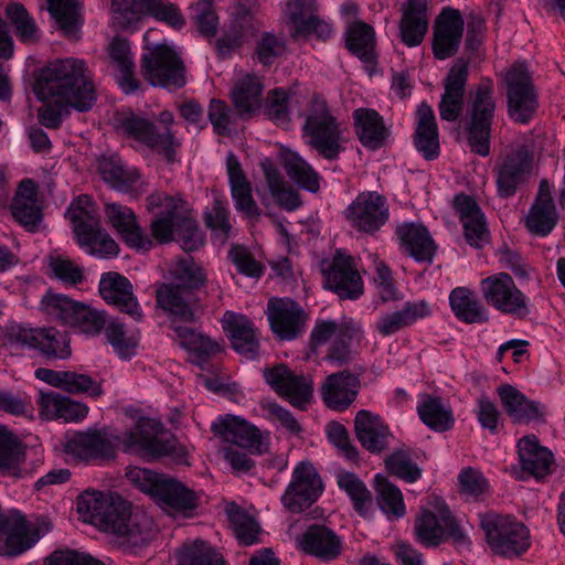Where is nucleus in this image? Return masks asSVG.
<instances>
[{
	"instance_id": "nucleus-12",
	"label": "nucleus",
	"mask_w": 565,
	"mask_h": 565,
	"mask_svg": "<svg viewBox=\"0 0 565 565\" xmlns=\"http://www.w3.org/2000/svg\"><path fill=\"white\" fill-rule=\"evenodd\" d=\"M507 87L508 116L515 122L527 124L539 108V94L524 62L514 63L503 77Z\"/></svg>"
},
{
	"instance_id": "nucleus-30",
	"label": "nucleus",
	"mask_w": 565,
	"mask_h": 565,
	"mask_svg": "<svg viewBox=\"0 0 565 565\" xmlns=\"http://www.w3.org/2000/svg\"><path fill=\"white\" fill-rule=\"evenodd\" d=\"M154 500L169 514L189 516L198 508L200 498L177 479L164 476Z\"/></svg>"
},
{
	"instance_id": "nucleus-37",
	"label": "nucleus",
	"mask_w": 565,
	"mask_h": 565,
	"mask_svg": "<svg viewBox=\"0 0 565 565\" xmlns=\"http://www.w3.org/2000/svg\"><path fill=\"white\" fill-rule=\"evenodd\" d=\"M108 55L111 65L116 68V81L125 94H134L140 87L136 77L129 42L121 38H115L108 46Z\"/></svg>"
},
{
	"instance_id": "nucleus-32",
	"label": "nucleus",
	"mask_w": 565,
	"mask_h": 565,
	"mask_svg": "<svg viewBox=\"0 0 565 565\" xmlns=\"http://www.w3.org/2000/svg\"><path fill=\"white\" fill-rule=\"evenodd\" d=\"M13 218L30 232H35L42 221V211L38 200V186L32 179H23L11 203Z\"/></svg>"
},
{
	"instance_id": "nucleus-58",
	"label": "nucleus",
	"mask_w": 565,
	"mask_h": 565,
	"mask_svg": "<svg viewBox=\"0 0 565 565\" xmlns=\"http://www.w3.org/2000/svg\"><path fill=\"white\" fill-rule=\"evenodd\" d=\"M79 303L65 295L47 291L41 299V310L52 320L71 326Z\"/></svg>"
},
{
	"instance_id": "nucleus-53",
	"label": "nucleus",
	"mask_w": 565,
	"mask_h": 565,
	"mask_svg": "<svg viewBox=\"0 0 565 565\" xmlns=\"http://www.w3.org/2000/svg\"><path fill=\"white\" fill-rule=\"evenodd\" d=\"M337 484L349 495L354 510L366 516L372 504V495L365 483L355 473L347 471L337 475Z\"/></svg>"
},
{
	"instance_id": "nucleus-5",
	"label": "nucleus",
	"mask_w": 565,
	"mask_h": 565,
	"mask_svg": "<svg viewBox=\"0 0 565 565\" xmlns=\"http://www.w3.org/2000/svg\"><path fill=\"white\" fill-rule=\"evenodd\" d=\"M113 120L118 134L163 156L169 162L174 161L175 150L181 142L171 129L174 116L170 110H162L158 116V121L164 127L161 131L150 119L131 110L118 111Z\"/></svg>"
},
{
	"instance_id": "nucleus-9",
	"label": "nucleus",
	"mask_w": 565,
	"mask_h": 565,
	"mask_svg": "<svg viewBox=\"0 0 565 565\" xmlns=\"http://www.w3.org/2000/svg\"><path fill=\"white\" fill-rule=\"evenodd\" d=\"M414 537L426 548L437 547L449 540L460 547L471 543L465 529L446 507L436 512L420 509L414 520Z\"/></svg>"
},
{
	"instance_id": "nucleus-48",
	"label": "nucleus",
	"mask_w": 565,
	"mask_h": 565,
	"mask_svg": "<svg viewBox=\"0 0 565 565\" xmlns=\"http://www.w3.org/2000/svg\"><path fill=\"white\" fill-rule=\"evenodd\" d=\"M282 159L284 168L288 177L297 185L311 193H317L319 191L321 177L309 162H307L297 152L290 150L284 153Z\"/></svg>"
},
{
	"instance_id": "nucleus-17",
	"label": "nucleus",
	"mask_w": 565,
	"mask_h": 565,
	"mask_svg": "<svg viewBox=\"0 0 565 565\" xmlns=\"http://www.w3.org/2000/svg\"><path fill=\"white\" fill-rule=\"evenodd\" d=\"M265 382L292 406L305 411L313 398V380L309 375L296 373L285 364H276L263 370Z\"/></svg>"
},
{
	"instance_id": "nucleus-3",
	"label": "nucleus",
	"mask_w": 565,
	"mask_h": 565,
	"mask_svg": "<svg viewBox=\"0 0 565 565\" xmlns=\"http://www.w3.org/2000/svg\"><path fill=\"white\" fill-rule=\"evenodd\" d=\"M94 75L87 63L77 57L58 58L44 67L34 92L42 102L88 111L96 103Z\"/></svg>"
},
{
	"instance_id": "nucleus-61",
	"label": "nucleus",
	"mask_w": 565,
	"mask_h": 565,
	"mask_svg": "<svg viewBox=\"0 0 565 565\" xmlns=\"http://www.w3.org/2000/svg\"><path fill=\"white\" fill-rule=\"evenodd\" d=\"M6 14L14 28L15 35L26 44H33L40 39V30L34 19L20 3H10L6 8Z\"/></svg>"
},
{
	"instance_id": "nucleus-16",
	"label": "nucleus",
	"mask_w": 565,
	"mask_h": 565,
	"mask_svg": "<svg viewBox=\"0 0 565 565\" xmlns=\"http://www.w3.org/2000/svg\"><path fill=\"white\" fill-rule=\"evenodd\" d=\"M282 12L294 40L315 35L326 41L333 34L332 25L319 15L316 0H287Z\"/></svg>"
},
{
	"instance_id": "nucleus-45",
	"label": "nucleus",
	"mask_w": 565,
	"mask_h": 565,
	"mask_svg": "<svg viewBox=\"0 0 565 565\" xmlns=\"http://www.w3.org/2000/svg\"><path fill=\"white\" fill-rule=\"evenodd\" d=\"M449 305L455 317L466 323H484L488 312L481 301L467 287H457L449 295Z\"/></svg>"
},
{
	"instance_id": "nucleus-22",
	"label": "nucleus",
	"mask_w": 565,
	"mask_h": 565,
	"mask_svg": "<svg viewBox=\"0 0 565 565\" xmlns=\"http://www.w3.org/2000/svg\"><path fill=\"white\" fill-rule=\"evenodd\" d=\"M156 300L157 306L168 316L174 332L175 326H184L195 320L198 299L191 290L173 284H162L156 290Z\"/></svg>"
},
{
	"instance_id": "nucleus-21",
	"label": "nucleus",
	"mask_w": 565,
	"mask_h": 565,
	"mask_svg": "<svg viewBox=\"0 0 565 565\" xmlns=\"http://www.w3.org/2000/svg\"><path fill=\"white\" fill-rule=\"evenodd\" d=\"M212 430L224 441L248 449L254 454H263L267 450V436L245 419L225 415L212 424Z\"/></svg>"
},
{
	"instance_id": "nucleus-49",
	"label": "nucleus",
	"mask_w": 565,
	"mask_h": 565,
	"mask_svg": "<svg viewBox=\"0 0 565 565\" xmlns=\"http://www.w3.org/2000/svg\"><path fill=\"white\" fill-rule=\"evenodd\" d=\"M263 89L264 84L256 75L247 74L237 79L232 89V98L237 111L243 115L257 109L260 105Z\"/></svg>"
},
{
	"instance_id": "nucleus-26",
	"label": "nucleus",
	"mask_w": 565,
	"mask_h": 565,
	"mask_svg": "<svg viewBox=\"0 0 565 565\" xmlns=\"http://www.w3.org/2000/svg\"><path fill=\"white\" fill-rule=\"evenodd\" d=\"M468 63L457 60L445 79V90L439 103V115L443 120L455 121L463 108V97L468 79Z\"/></svg>"
},
{
	"instance_id": "nucleus-34",
	"label": "nucleus",
	"mask_w": 565,
	"mask_h": 565,
	"mask_svg": "<svg viewBox=\"0 0 565 565\" xmlns=\"http://www.w3.org/2000/svg\"><path fill=\"white\" fill-rule=\"evenodd\" d=\"M521 468L536 480L552 472L554 456L546 447L539 444L536 436H524L518 443Z\"/></svg>"
},
{
	"instance_id": "nucleus-40",
	"label": "nucleus",
	"mask_w": 565,
	"mask_h": 565,
	"mask_svg": "<svg viewBox=\"0 0 565 565\" xmlns=\"http://www.w3.org/2000/svg\"><path fill=\"white\" fill-rule=\"evenodd\" d=\"M430 315L431 308L426 300L407 301L402 309L381 316L376 321V330L388 337Z\"/></svg>"
},
{
	"instance_id": "nucleus-25",
	"label": "nucleus",
	"mask_w": 565,
	"mask_h": 565,
	"mask_svg": "<svg viewBox=\"0 0 565 565\" xmlns=\"http://www.w3.org/2000/svg\"><path fill=\"white\" fill-rule=\"evenodd\" d=\"M463 25L458 10L446 8L441 11L434 28L433 51L436 58L446 60L457 53Z\"/></svg>"
},
{
	"instance_id": "nucleus-2",
	"label": "nucleus",
	"mask_w": 565,
	"mask_h": 565,
	"mask_svg": "<svg viewBox=\"0 0 565 565\" xmlns=\"http://www.w3.org/2000/svg\"><path fill=\"white\" fill-rule=\"evenodd\" d=\"M77 512L87 523L114 534L122 544L140 545L148 540L151 518L119 495L85 491L77 499Z\"/></svg>"
},
{
	"instance_id": "nucleus-15",
	"label": "nucleus",
	"mask_w": 565,
	"mask_h": 565,
	"mask_svg": "<svg viewBox=\"0 0 565 565\" xmlns=\"http://www.w3.org/2000/svg\"><path fill=\"white\" fill-rule=\"evenodd\" d=\"M323 492V482L312 463L301 461L294 468L280 501L286 510L300 513L315 503Z\"/></svg>"
},
{
	"instance_id": "nucleus-28",
	"label": "nucleus",
	"mask_w": 565,
	"mask_h": 565,
	"mask_svg": "<svg viewBox=\"0 0 565 565\" xmlns=\"http://www.w3.org/2000/svg\"><path fill=\"white\" fill-rule=\"evenodd\" d=\"M226 172L235 209L249 220H258L262 213L253 199L252 184L232 151L226 154Z\"/></svg>"
},
{
	"instance_id": "nucleus-11",
	"label": "nucleus",
	"mask_w": 565,
	"mask_h": 565,
	"mask_svg": "<svg viewBox=\"0 0 565 565\" xmlns=\"http://www.w3.org/2000/svg\"><path fill=\"white\" fill-rule=\"evenodd\" d=\"M481 526L489 546L498 555L515 557L530 547L527 527L513 516L488 513L481 519Z\"/></svg>"
},
{
	"instance_id": "nucleus-24",
	"label": "nucleus",
	"mask_w": 565,
	"mask_h": 565,
	"mask_svg": "<svg viewBox=\"0 0 565 565\" xmlns=\"http://www.w3.org/2000/svg\"><path fill=\"white\" fill-rule=\"evenodd\" d=\"M98 290L108 305L118 308L136 321L142 319V310L134 295L132 285L125 276L116 271L102 274Z\"/></svg>"
},
{
	"instance_id": "nucleus-31",
	"label": "nucleus",
	"mask_w": 565,
	"mask_h": 565,
	"mask_svg": "<svg viewBox=\"0 0 565 565\" xmlns=\"http://www.w3.org/2000/svg\"><path fill=\"white\" fill-rule=\"evenodd\" d=\"M395 233L403 254L413 257L416 262L433 263L437 247L426 227L405 222L397 225Z\"/></svg>"
},
{
	"instance_id": "nucleus-1",
	"label": "nucleus",
	"mask_w": 565,
	"mask_h": 565,
	"mask_svg": "<svg viewBox=\"0 0 565 565\" xmlns=\"http://www.w3.org/2000/svg\"><path fill=\"white\" fill-rule=\"evenodd\" d=\"M118 445L122 446L125 452L145 458L167 456L174 448L173 440H163L156 436L154 425L149 418H140L121 434L110 428L74 433L67 437L64 450L86 462L106 461L116 457Z\"/></svg>"
},
{
	"instance_id": "nucleus-8",
	"label": "nucleus",
	"mask_w": 565,
	"mask_h": 565,
	"mask_svg": "<svg viewBox=\"0 0 565 565\" xmlns=\"http://www.w3.org/2000/svg\"><path fill=\"white\" fill-rule=\"evenodd\" d=\"M495 108L493 81L489 77L481 78L470 95L466 126L468 145L472 152L481 157L490 153L491 126Z\"/></svg>"
},
{
	"instance_id": "nucleus-41",
	"label": "nucleus",
	"mask_w": 565,
	"mask_h": 565,
	"mask_svg": "<svg viewBox=\"0 0 565 565\" xmlns=\"http://www.w3.org/2000/svg\"><path fill=\"white\" fill-rule=\"evenodd\" d=\"M354 428L359 441L365 449L381 452L386 448L390 429L379 415L365 409L359 411Z\"/></svg>"
},
{
	"instance_id": "nucleus-42",
	"label": "nucleus",
	"mask_w": 565,
	"mask_h": 565,
	"mask_svg": "<svg viewBox=\"0 0 565 565\" xmlns=\"http://www.w3.org/2000/svg\"><path fill=\"white\" fill-rule=\"evenodd\" d=\"M416 115L415 147L425 159L434 160L439 154L438 127L434 110L427 103H422Z\"/></svg>"
},
{
	"instance_id": "nucleus-54",
	"label": "nucleus",
	"mask_w": 565,
	"mask_h": 565,
	"mask_svg": "<svg viewBox=\"0 0 565 565\" xmlns=\"http://www.w3.org/2000/svg\"><path fill=\"white\" fill-rule=\"evenodd\" d=\"M178 562L179 565H226L223 556L202 540L185 543L178 553Z\"/></svg>"
},
{
	"instance_id": "nucleus-57",
	"label": "nucleus",
	"mask_w": 565,
	"mask_h": 565,
	"mask_svg": "<svg viewBox=\"0 0 565 565\" xmlns=\"http://www.w3.org/2000/svg\"><path fill=\"white\" fill-rule=\"evenodd\" d=\"M77 244L87 254L99 258L116 257L119 253V246L116 241L102 228L100 224L95 230L87 232L79 237Z\"/></svg>"
},
{
	"instance_id": "nucleus-63",
	"label": "nucleus",
	"mask_w": 565,
	"mask_h": 565,
	"mask_svg": "<svg viewBox=\"0 0 565 565\" xmlns=\"http://www.w3.org/2000/svg\"><path fill=\"white\" fill-rule=\"evenodd\" d=\"M207 117L216 135L230 136L235 130L238 115L225 102L213 98L209 105Z\"/></svg>"
},
{
	"instance_id": "nucleus-7",
	"label": "nucleus",
	"mask_w": 565,
	"mask_h": 565,
	"mask_svg": "<svg viewBox=\"0 0 565 565\" xmlns=\"http://www.w3.org/2000/svg\"><path fill=\"white\" fill-rule=\"evenodd\" d=\"M362 338V330L352 321L317 319L310 331L309 348L315 354L324 349L326 360L344 363L351 359Z\"/></svg>"
},
{
	"instance_id": "nucleus-14",
	"label": "nucleus",
	"mask_w": 565,
	"mask_h": 565,
	"mask_svg": "<svg viewBox=\"0 0 565 565\" xmlns=\"http://www.w3.org/2000/svg\"><path fill=\"white\" fill-rule=\"evenodd\" d=\"M480 290L486 302L502 313L518 318L530 313L527 297L509 274L499 273L482 279Z\"/></svg>"
},
{
	"instance_id": "nucleus-47",
	"label": "nucleus",
	"mask_w": 565,
	"mask_h": 565,
	"mask_svg": "<svg viewBox=\"0 0 565 565\" xmlns=\"http://www.w3.org/2000/svg\"><path fill=\"white\" fill-rule=\"evenodd\" d=\"M66 215L73 225L76 239L100 224L96 205L88 195H79L73 200Z\"/></svg>"
},
{
	"instance_id": "nucleus-29",
	"label": "nucleus",
	"mask_w": 565,
	"mask_h": 565,
	"mask_svg": "<svg viewBox=\"0 0 565 565\" xmlns=\"http://www.w3.org/2000/svg\"><path fill=\"white\" fill-rule=\"evenodd\" d=\"M359 388V376L350 371H341L326 377L320 393L329 408L344 411L354 402Z\"/></svg>"
},
{
	"instance_id": "nucleus-43",
	"label": "nucleus",
	"mask_w": 565,
	"mask_h": 565,
	"mask_svg": "<svg viewBox=\"0 0 565 565\" xmlns=\"http://www.w3.org/2000/svg\"><path fill=\"white\" fill-rule=\"evenodd\" d=\"M417 414L420 420L434 431H447L455 424L450 406L439 396L425 393L418 395Z\"/></svg>"
},
{
	"instance_id": "nucleus-27",
	"label": "nucleus",
	"mask_w": 565,
	"mask_h": 565,
	"mask_svg": "<svg viewBox=\"0 0 565 565\" xmlns=\"http://www.w3.org/2000/svg\"><path fill=\"white\" fill-rule=\"evenodd\" d=\"M98 171L105 182L121 192L139 195L148 186L139 171L124 166L116 154L103 156L98 162Z\"/></svg>"
},
{
	"instance_id": "nucleus-60",
	"label": "nucleus",
	"mask_w": 565,
	"mask_h": 565,
	"mask_svg": "<svg viewBox=\"0 0 565 565\" xmlns=\"http://www.w3.org/2000/svg\"><path fill=\"white\" fill-rule=\"evenodd\" d=\"M557 220L555 203L544 200L541 203H533L526 216V227L535 235L546 236L555 227Z\"/></svg>"
},
{
	"instance_id": "nucleus-23",
	"label": "nucleus",
	"mask_w": 565,
	"mask_h": 565,
	"mask_svg": "<svg viewBox=\"0 0 565 565\" xmlns=\"http://www.w3.org/2000/svg\"><path fill=\"white\" fill-rule=\"evenodd\" d=\"M104 213L122 242L136 250H148L152 246L150 237L140 226L135 212L122 204L108 202L104 205Z\"/></svg>"
},
{
	"instance_id": "nucleus-50",
	"label": "nucleus",
	"mask_w": 565,
	"mask_h": 565,
	"mask_svg": "<svg viewBox=\"0 0 565 565\" xmlns=\"http://www.w3.org/2000/svg\"><path fill=\"white\" fill-rule=\"evenodd\" d=\"M375 491L377 504L390 520H397L406 514L402 491L386 477L375 476Z\"/></svg>"
},
{
	"instance_id": "nucleus-6",
	"label": "nucleus",
	"mask_w": 565,
	"mask_h": 565,
	"mask_svg": "<svg viewBox=\"0 0 565 565\" xmlns=\"http://www.w3.org/2000/svg\"><path fill=\"white\" fill-rule=\"evenodd\" d=\"M305 118L302 130L308 137V145L327 160L338 159L344 150L343 130L322 96H312Z\"/></svg>"
},
{
	"instance_id": "nucleus-4",
	"label": "nucleus",
	"mask_w": 565,
	"mask_h": 565,
	"mask_svg": "<svg viewBox=\"0 0 565 565\" xmlns=\"http://www.w3.org/2000/svg\"><path fill=\"white\" fill-rule=\"evenodd\" d=\"M146 207L153 215L150 232L159 243L177 239L185 252H194L203 245V234L180 195L153 192L147 196Z\"/></svg>"
},
{
	"instance_id": "nucleus-36",
	"label": "nucleus",
	"mask_w": 565,
	"mask_h": 565,
	"mask_svg": "<svg viewBox=\"0 0 565 565\" xmlns=\"http://www.w3.org/2000/svg\"><path fill=\"white\" fill-rule=\"evenodd\" d=\"M353 120L360 142L367 149L382 148L390 136L383 117L372 108H358L353 111Z\"/></svg>"
},
{
	"instance_id": "nucleus-52",
	"label": "nucleus",
	"mask_w": 565,
	"mask_h": 565,
	"mask_svg": "<svg viewBox=\"0 0 565 565\" xmlns=\"http://www.w3.org/2000/svg\"><path fill=\"white\" fill-rule=\"evenodd\" d=\"M374 36L375 32L370 24L361 21L354 22L347 30V47L361 61L371 63L374 60Z\"/></svg>"
},
{
	"instance_id": "nucleus-38",
	"label": "nucleus",
	"mask_w": 565,
	"mask_h": 565,
	"mask_svg": "<svg viewBox=\"0 0 565 565\" xmlns=\"http://www.w3.org/2000/svg\"><path fill=\"white\" fill-rule=\"evenodd\" d=\"M305 552L323 561L335 559L342 552L341 539L329 527L315 524L300 539Z\"/></svg>"
},
{
	"instance_id": "nucleus-44",
	"label": "nucleus",
	"mask_w": 565,
	"mask_h": 565,
	"mask_svg": "<svg viewBox=\"0 0 565 565\" xmlns=\"http://www.w3.org/2000/svg\"><path fill=\"white\" fill-rule=\"evenodd\" d=\"M268 190L275 202L286 211H295L301 205L299 194L285 181L282 174L269 158L260 161Z\"/></svg>"
},
{
	"instance_id": "nucleus-19",
	"label": "nucleus",
	"mask_w": 565,
	"mask_h": 565,
	"mask_svg": "<svg viewBox=\"0 0 565 565\" xmlns=\"http://www.w3.org/2000/svg\"><path fill=\"white\" fill-rule=\"evenodd\" d=\"M324 285L341 299L355 300L364 291L363 280L359 274L354 259L338 250L331 263L322 269Z\"/></svg>"
},
{
	"instance_id": "nucleus-18",
	"label": "nucleus",
	"mask_w": 565,
	"mask_h": 565,
	"mask_svg": "<svg viewBox=\"0 0 565 565\" xmlns=\"http://www.w3.org/2000/svg\"><path fill=\"white\" fill-rule=\"evenodd\" d=\"M267 319L271 332L282 341H292L306 330L308 316L303 308L290 298L268 300Z\"/></svg>"
},
{
	"instance_id": "nucleus-55",
	"label": "nucleus",
	"mask_w": 565,
	"mask_h": 565,
	"mask_svg": "<svg viewBox=\"0 0 565 565\" xmlns=\"http://www.w3.org/2000/svg\"><path fill=\"white\" fill-rule=\"evenodd\" d=\"M226 513L241 545L249 546L259 542L260 527L256 520L232 503Z\"/></svg>"
},
{
	"instance_id": "nucleus-39",
	"label": "nucleus",
	"mask_w": 565,
	"mask_h": 565,
	"mask_svg": "<svg viewBox=\"0 0 565 565\" xmlns=\"http://www.w3.org/2000/svg\"><path fill=\"white\" fill-rule=\"evenodd\" d=\"M501 404L514 423H530L540 420L544 416V407L529 399L514 386L505 384L498 388Z\"/></svg>"
},
{
	"instance_id": "nucleus-56",
	"label": "nucleus",
	"mask_w": 565,
	"mask_h": 565,
	"mask_svg": "<svg viewBox=\"0 0 565 565\" xmlns=\"http://www.w3.org/2000/svg\"><path fill=\"white\" fill-rule=\"evenodd\" d=\"M47 9L60 29L68 38H76L81 17L76 0H47Z\"/></svg>"
},
{
	"instance_id": "nucleus-64",
	"label": "nucleus",
	"mask_w": 565,
	"mask_h": 565,
	"mask_svg": "<svg viewBox=\"0 0 565 565\" xmlns=\"http://www.w3.org/2000/svg\"><path fill=\"white\" fill-rule=\"evenodd\" d=\"M205 224L221 244L228 239L232 224L226 202L220 199L214 200L212 206L205 211Z\"/></svg>"
},
{
	"instance_id": "nucleus-13",
	"label": "nucleus",
	"mask_w": 565,
	"mask_h": 565,
	"mask_svg": "<svg viewBox=\"0 0 565 565\" xmlns=\"http://www.w3.org/2000/svg\"><path fill=\"white\" fill-rule=\"evenodd\" d=\"M350 226L358 233L375 235L390 218L387 199L376 191H364L356 195L345 209Z\"/></svg>"
},
{
	"instance_id": "nucleus-46",
	"label": "nucleus",
	"mask_w": 565,
	"mask_h": 565,
	"mask_svg": "<svg viewBox=\"0 0 565 565\" xmlns=\"http://www.w3.org/2000/svg\"><path fill=\"white\" fill-rule=\"evenodd\" d=\"M175 334L180 345L189 352L191 362L201 367L220 351L217 342L186 326H175Z\"/></svg>"
},
{
	"instance_id": "nucleus-62",
	"label": "nucleus",
	"mask_w": 565,
	"mask_h": 565,
	"mask_svg": "<svg viewBox=\"0 0 565 565\" xmlns=\"http://www.w3.org/2000/svg\"><path fill=\"white\" fill-rule=\"evenodd\" d=\"M105 335L120 358L129 359L136 354L139 339L134 332H129L124 323L110 321L105 329Z\"/></svg>"
},
{
	"instance_id": "nucleus-20",
	"label": "nucleus",
	"mask_w": 565,
	"mask_h": 565,
	"mask_svg": "<svg viewBox=\"0 0 565 565\" xmlns=\"http://www.w3.org/2000/svg\"><path fill=\"white\" fill-rule=\"evenodd\" d=\"M532 156L525 147H516L499 159L494 167L498 194L510 198L515 194L531 173Z\"/></svg>"
},
{
	"instance_id": "nucleus-10",
	"label": "nucleus",
	"mask_w": 565,
	"mask_h": 565,
	"mask_svg": "<svg viewBox=\"0 0 565 565\" xmlns=\"http://www.w3.org/2000/svg\"><path fill=\"white\" fill-rule=\"evenodd\" d=\"M140 73L152 86L179 89L186 83L183 61L167 43L156 44L142 54Z\"/></svg>"
},
{
	"instance_id": "nucleus-33",
	"label": "nucleus",
	"mask_w": 565,
	"mask_h": 565,
	"mask_svg": "<svg viewBox=\"0 0 565 565\" xmlns=\"http://www.w3.org/2000/svg\"><path fill=\"white\" fill-rule=\"evenodd\" d=\"M429 24L427 0H406L402 6L399 34L402 42L414 47L422 44Z\"/></svg>"
},
{
	"instance_id": "nucleus-51",
	"label": "nucleus",
	"mask_w": 565,
	"mask_h": 565,
	"mask_svg": "<svg viewBox=\"0 0 565 565\" xmlns=\"http://www.w3.org/2000/svg\"><path fill=\"white\" fill-rule=\"evenodd\" d=\"M71 340L55 328H40L35 350L47 361L66 360L71 356Z\"/></svg>"
},
{
	"instance_id": "nucleus-59",
	"label": "nucleus",
	"mask_w": 565,
	"mask_h": 565,
	"mask_svg": "<svg viewBox=\"0 0 565 565\" xmlns=\"http://www.w3.org/2000/svg\"><path fill=\"white\" fill-rule=\"evenodd\" d=\"M51 276L64 285L76 286L85 280L84 267L68 256L53 252L47 256Z\"/></svg>"
},
{
	"instance_id": "nucleus-35",
	"label": "nucleus",
	"mask_w": 565,
	"mask_h": 565,
	"mask_svg": "<svg viewBox=\"0 0 565 565\" xmlns=\"http://www.w3.org/2000/svg\"><path fill=\"white\" fill-rule=\"evenodd\" d=\"M223 322L233 349L246 360H254L258 355L259 343L253 323L246 317L231 311L225 312Z\"/></svg>"
}]
</instances>
